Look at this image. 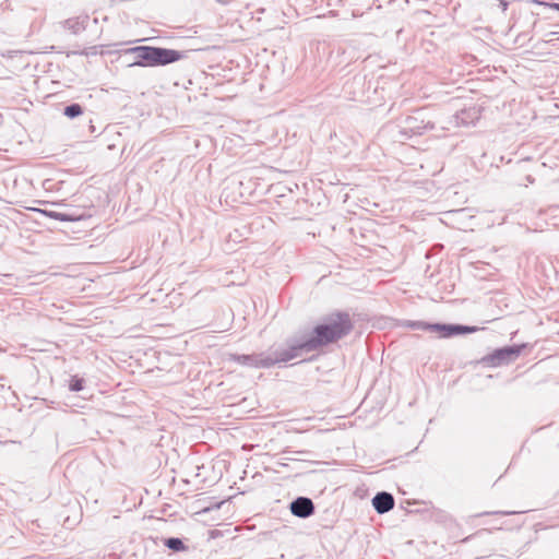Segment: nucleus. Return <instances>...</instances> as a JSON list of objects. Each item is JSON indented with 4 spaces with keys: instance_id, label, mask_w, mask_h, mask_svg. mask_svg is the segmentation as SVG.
<instances>
[{
    "instance_id": "obj_5",
    "label": "nucleus",
    "mask_w": 559,
    "mask_h": 559,
    "mask_svg": "<svg viewBox=\"0 0 559 559\" xmlns=\"http://www.w3.org/2000/svg\"><path fill=\"white\" fill-rule=\"evenodd\" d=\"M423 114L417 111L414 116H407L403 120H401L400 124L389 126L391 131L397 129V133L400 134V140L409 139L414 135H420L427 129H433V123L430 121H425L421 117Z\"/></svg>"
},
{
    "instance_id": "obj_9",
    "label": "nucleus",
    "mask_w": 559,
    "mask_h": 559,
    "mask_svg": "<svg viewBox=\"0 0 559 559\" xmlns=\"http://www.w3.org/2000/svg\"><path fill=\"white\" fill-rule=\"evenodd\" d=\"M479 118L480 111L475 106L464 108L455 115L456 123L465 127L474 124Z\"/></svg>"
},
{
    "instance_id": "obj_11",
    "label": "nucleus",
    "mask_w": 559,
    "mask_h": 559,
    "mask_svg": "<svg viewBox=\"0 0 559 559\" xmlns=\"http://www.w3.org/2000/svg\"><path fill=\"white\" fill-rule=\"evenodd\" d=\"M164 545L175 551V552H179V551H183L187 549L185 543L182 542L181 538H178V537H168V538H165L164 539Z\"/></svg>"
},
{
    "instance_id": "obj_14",
    "label": "nucleus",
    "mask_w": 559,
    "mask_h": 559,
    "mask_svg": "<svg viewBox=\"0 0 559 559\" xmlns=\"http://www.w3.org/2000/svg\"><path fill=\"white\" fill-rule=\"evenodd\" d=\"M85 380L79 376H72L69 381V390L72 392H80L84 389Z\"/></svg>"
},
{
    "instance_id": "obj_19",
    "label": "nucleus",
    "mask_w": 559,
    "mask_h": 559,
    "mask_svg": "<svg viewBox=\"0 0 559 559\" xmlns=\"http://www.w3.org/2000/svg\"><path fill=\"white\" fill-rule=\"evenodd\" d=\"M499 3L502 11H506L508 9V2L506 0H499Z\"/></svg>"
},
{
    "instance_id": "obj_3",
    "label": "nucleus",
    "mask_w": 559,
    "mask_h": 559,
    "mask_svg": "<svg viewBox=\"0 0 559 559\" xmlns=\"http://www.w3.org/2000/svg\"><path fill=\"white\" fill-rule=\"evenodd\" d=\"M406 326L413 330L436 332L440 337L443 338L468 334L477 331L476 326L455 323H428L424 321H407Z\"/></svg>"
},
{
    "instance_id": "obj_10",
    "label": "nucleus",
    "mask_w": 559,
    "mask_h": 559,
    "mask_svg": "<svg viewBox=\"0 0 559 559\" xmlns=\"http://www.w3.org/2000/svg\"><path fill=\"white\" fill-rule=\"evenodd\" d=\"M88 15H80L76 17L68 19L63 22L64 28L69 29L72 34H79L86 29L88 23Z\"/></svg>"
},
{
    "instance_id": "obj_6",
    "label": "nucleus",
    "mask_w": 559,
    "mask_h": 559,
    "mask_svg": "<svg viewBox=\"0 0 559 559\" xmlns=\"http://www.w3.org/2000/svg\"><path fill=\"white\" fill-rule=\"evenodd\" d=\"M526 347V344L508 345L495 349L491 354L484 356L480 362L489 367H500L514 361Z\"/></svg>"
},
{
    "instance_id": "obj_7",
    "label": "nucleus",
    "mask_w": 559,
    "mask_h": 559,
    "mask_svg": "<svg viewBox=\"0 0 559 559\" xmlns=\"http://www.w3.org/2000/svg\"><path fill=\"white\" fill-rule=\"evenodd\" d=\"M289 510L293 515L307 519L314 513V503L308 497H297L289 504Z\"/></svg>"
},
{
    "instance_id": "obj_12",
    "label": "nucleus",
    "mask_w": 559,
    "mask_h": 559,
    "mask_svg": "<svg viewBox=\"0 0 559 559\" xmlns=\"http://www.w3.org/2000/svg\"><path fill=\"white\" fill-rule=\"evenodd\" d=\"M45 215L49 216L50 218L61 221V222H74L78 221L79 217L73 216L71 214L61 213V212H55V211H41Z\"/></svg>"
},
{
    "instance_id": "obj_15",
    "label": "nucleus",
    "mask_w": 559,
    "mask_h": 559,
    "mask_svg": "<svg viewBox=\"0 0 559 559\" xmlns=\"http://www.w3.org/2000/svg\"><path fill=\"white\" fill-rule=\"evenodd\" d=\"M535 4L543 7L545 10H557L559 11V3H548V2H542L538 0L533 1Z\"/></svg>"
},
{
    "instance_id": "obj_16",
    "label": "nucleus",
    "mask_w": 559,
    "mask_h": 559,
    "mask_svg": "<svg viewBox=\"0 0 559 559\" xmlns=\"http://www.w3.org/2000/svg\"><path fill=\"white\" fill-rule=\"evenodd\" d=\"M515 512L513 511H496V512H484V513H480L478 514L479 516H483V515H489V514H501V515H510V514H514Z\"/></svg>"
},
{
    "instance_id": "obj_21",
    "label": "nucleus",
    "mask_w": 559,
    "mask_h": 559,
    "mask_svg": "<svg viewBox=\"0 0 559 559\" xmlns=\"http://www.w3.org/2000/svg\"><path fill=\"white\" fill-rule=\"evenodd\" d=\"M216 1L223 5H227L230 2V0H216Z\"/></svg>"
},
{
    "instance_id": "obj_22",
    "label": "nucleus",
    "mask_w": 559,
    "mask_h": 559,
    "mask_svg": "<svg viewBox=\"0 0 559 559\" xmlns=\"http://www.w3.org/2000/svg\"><path fill=\"white\" fill-rule=\"evenodd\" d=\"M94 23H95V24H97V23H98V19H97V17H95V19H94Z\"/></svg>"
},
{
    "instance_id": "obj_20",
    "label": "nucleus",
    "mask_w": 559,
    "mask_h": 559,
    "mask_svg": "<svg viewBox=\"0 0 559 559\" xmlns=\"http://www.w3.org/2000/svg\"><path fill=\"white\" fill-rule=\"evenodd\" d=\"M362 82V79L359 76H355L352 80V84H360Z\"/></svg>"
},
{
    "instance_id": "obj_8",
    "label": "nucleus",
    "mask_w": 559,
    "mask_h": 559,
    "mask_svg": "<svg viewBox=\"0 0 559 559\" xmlns=\"http://www.w3.org/2000/svg\"><path fill=\"white\" fill-rule=\"evenodd\" d=\"M394 497L386 491H380L372 498V507L379 514H384L394 508Z\"/></svg>"
},
{
    "instance_id": "obj_1",
    "label": "nucleus",
    "mask_w": 559,
    "mask_h": 559,
    "mask_svg": "<svg viewBox=\"0 0 559 559\" xmlns=\"http://www.w3.org/2000/svg\"><path fill=\"white\" fill-rule=\"evenodd\" d=\"M353 321L347 312L337 311L328 316L323 323L313 328L308 335L288 342L287 353L282 360H292L304 353H311L323 346L335 343L348 335L353 330Z\"/></svg>"
},
{
    "instance_id": "obj_13",
    "label": "nucleus",
    "mask_w": 559,
    "mask_h": 559,
    "mask_svg": "<svg viewBox=\"0 0 559 559\" xmlns=\"http://www.w3.org/2000/svg\"><path fill=\"white\" fill-rule=\"evenodd\" d=\"M83 114V108L78 103H72L64 107L63 115L70 119L76 118Z\"/></svg>"
},
{
    "instance_id": "obj_4",
    "label": "nucleus",
    "mask_w": 559,
    "mask_h": 559,
    "mask_svg": "<svg viewBox=\"0 0 559 559\" xmlns=\"http://www.w3.org/2000/svg\"><path fill=\"white\" fill-rule=\"evenodd\" d=\"M287 353V348L276 349L272 354H251V355H231V359L242 366L254 367V368H270L278 362H287L288 360H282Z\"/></svg>"
},
{
    "instance_id": "obj_18",
    "label": "nucleus",
    "mask_w": 559,
    "mask_h": 559,
    "mask_svg": "<svg viewBox=\"0 0 559 559\" xmlns=\"http://www.w3.org/2000/svg\"><path fill=\"white\" fill-rule=\"evenodd\" d=\"M558 26H559V24H558ZM558 34H559V31L549 32L548 34H546V37H548L547 41L552 40V38H555V35H558Z\"/></svg>"
},
{
    "instance_id": "obj_17",
    "label": "nucleus",
    "mask_w": 559,
    "mask_h": 559,
    "mask_svg": "<svg viewBox=\"0 0 559 559\" xmlns=\"http://www.w3.org/2000/svg\"><path fill=\"white\" fill-rule=\"evenodd\" d=\"M19 51L16 50H7L4 52H1V56L4 58H13Z\"/></svg>"
},
{
    "instance_id": "obj_2",
    "label": "nucleus",
    "mask_w": 559,
    "mask_h": 559,
    "mask_svg": "<svg viewBox=\"0 0 559 559\" xmlns=\"http://www.w3.org/2000/svg\"><path fill=\"white\" fill-rule=\"evenodd\" d=\"M124 53L135 55V60L129 67L166 66L182 58V52L179 50L153 46L128 48L124 50Z\"/></svg>"
}]
</instances>
